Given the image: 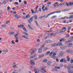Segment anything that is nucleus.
I'll return each instance as SVG.
<instances>
[{
	"mask_svg": "<svg viewBox=\"0 0 73 73\" xmlns=\"http://www.w3.org/2000/svg\"><path fill=\"white\" fill-rule=\"evenodd\" d=\"M60 12H61V11H57L56 12H54L50 13L49 14H48L47 15L46 18H47V17H48V16H50V15H52V14H54V13H60Z\"/></svg>",
	"mask_w": 73,
	"mask_h": 73,
	"instance_id": "f257e3e1",
	"label": "nucleus"
},
{
	"mask_svg": "<svg viewBox=\"0 0 73 73\" xmlns=\"http://www.w3.org/2000/svg\"><path fill=\"white\" fill-rule=\"evenodd\" d=\"M2 52L4 53H8V49L7 48H5L3 50Z\"/></svg>",
	"mask_w": 73,
	"mask_h": 73,
	"instance_id": "f03ea898",
	"label": "nucleus"
},
{
	"mask_svg": "<svg viewBox=\"0 0 73 73\" xmlns=\"http://www.w3.org/2000/svg\"><path fill=\"white\" fill-rule=\"evenodd\" d=\"M61 56V57H62L63 56H64V54H65V52H61L59 53Z\"/></svg>",
	"mask_w": 73,
	"mask_h": 73,
	"instance_id": "7ed1b4c3",
	"label": "nucleus"
},
{
	"mask_svg": "<svg viewBox=\"0 0 73 73\" xmlns=\"http://www.w3.org/2000/svg\"><path fill=\"white\" fill-rule=\"evenodd\" d=\"M30 63L31 64V65H35V64L34 62V60H31Z\"/></svg>",
	"mask_w": 73,
	"mask_h": 73,
	"instance_id": "20e7f679",
	"label": "nucleus"
},
{
	"mask_svg": "<svg viewBox=\"0 0 73 73\" xmlns=\"http://www.w3.org/2000/svg\"><path fill=\"white\" fill-rule=\"evenodd\" d=\"M16 19H19V16L17 15H14Z\"/></svg>",
	"mask_w": 73,
	"mask_h": 73,
	"instance_id": "39448f33",
	"label": "nucleus"
},
{
	"mask_svg": "<svg viewBox=\"0 0 73 73\" xmlns=\"http://www.w3.org/2000/svg\"><path fill=\"white\" fill-rule=\"evenodd\" d=\"M9 34L10 35H15V32L10 31L9 33Z\"/></svg>",
	"mask_w": 73,
	"mask_h": 73,
	"instance_id": "423d86ee",
	"label": "nucleus"
},
{
	"mask_svg": "<svg viewBox=\"0 0 73 73\" xmlns=\"http://www.w3.org/2000/svg\"><path fill=\"white\" fill-rule=\"evenodd\" d=\"M24 25L23 24L20 25L18 26V28H23V27H24Z\"/></svg>",
	"mask_w": 73,
	"mask_h": 73,
	"instance_id": "0eeeda50",
	"label": "nucleus"
},
{
	"mask_svg": "<svg viewBox=\"0 0 73 73\" xmlns=\"http://www.w3.org/2000/svg\"><path fill=\"white\" fill-rule=\"evenodd\" d=\"M52 42V41L50 40H46L45 41V43H50V42Z\"/></svg>",
	"mask_w": 73,
	"mask_h": 73,
	"instance_id": "6e6552de",
	"label": "nucleus"
},
{
	"mask_svg": "<svg viewBox=\"0 0 73 73\" xmlns=\"http://www.w3.org/2000/svg\"><path fill=\"white\" fill-rule=\"evenodd\" d=\"M57 44V46H58L59 45V46H62V43L61 42H59L58 43L56 44Z\"/></svg>",
	"mask_w": 73,
	"mask_h": 73,
	"instance_id": "1a4fd4ad",
	"label": "nucleus"
},
{
	"mask_svg": "<svg viewBox=\"0 0 73 73\" xmlns=\"http://www.w3.org/2000/svg\"><path fill=\"white\" fill-rule=\"evenodd\" d=\"M45 43H44L40 47V49H43L44 48V46L45 45Z\"/></svg>",
	"mask_w": 73,
	"mask_h": 73,
	"instance_id": "9d476101",
	"label": "nucleus"
},
{
	"mask_svg": "<svg viewBox=\"0 0 73 73\" xmlns=\"http://www.w3.org/2000/svg\"><path fill=\"white\" fill-rule=\"evenodd\" d=\"M15 39V42H19V38L16 37Z\"/></svg>",
	"mask_w": 73,
	"mask_h": 73,
	"instance_id": "9b49d317",
	"label": "nucleus"
},
{
	"mask_svg": "<svg viewBox=\"0 0 73 73\" xmlns=\"http://www.w3.org/2000/svg\"><path fill=\"white\" fill-rule=\"evenodd\" d=\"M57 44L54 43L53 44L51 45V46L52 47H54V46H57Z\"/></svg>",
	"mask_w": 73,
	"mask_h": 73,
	"instance_id": "f8f14e48",
	"label": "nucleus"
},
{
	"mask_svg": "<svg viewBox=\"0 0 73 73\" xmlns=\"http://www.w3.org/2000/svg\"><path fill=\"white\" fill-rule=\"evenodd\" d=\"M55 55H56V53H54L53 54V55L51 56V57H52L53 58H54L55 57Z\"/></svg>",
	"mask_w": 73,
	"mask_h": 73,
	"instance_id": "ddd939ff",
	"label": "nucleus"
},
{
	"mask_svg": "<svg viewBox=\"0 0 73 73\" xmlns=\"http://www.w3.org/2000/svg\"><path fill=\"white\" fill-rule=\"evenodd\" d=\"M16 65L17 64L14 65H13L12 67L13 68H18V67H17Z\"/></svg>",
	"mask_w": 73,
	"mask_h": 73,
	"instance_id": "4468645a",
	"label": "nucleus"
},
{
	"mask_svg": "<svg viewBox=\"0 0 73 73\" xmlns=\"http://www.w3.org/2000/svg\"><path fill=\"white\" fill-rule=\"evenodd\" d=\"M28 27L30 29H31V30H33V28H32V27H31V25H28Z\"/></svg>",
	"mask_w": 73,
	"mask_h": 73,
	"instance_id": "2eb2a0df",
	"label": "nucleus"
},
{
	"mask_svg": "<svg viewBox=\"0 0 73 73\" xmlns=\"http://www.w3.org/2000/svg\"><path fill=\"white\" fill-rule=\"evenodd\" d=\"M33 17H34L35 20H37V16L36 15H34Z\"/></svg>",
	"mask_w": 73,
	"mask_h": 73,
	"instance_id": "dca6fc26",
	"label": "nucleus"
},
{
	"mask_svg": "<svg viewBox=\"0 0 73 73\" xmlns=\"http://www.w3.org/2000/svg\"><path fill=\"white\" fill-rule=\"evenodd\" d=\"M33 18H34V17L32 16L29 19V20L31 21H33Z\"/></svg>",
	"mask_w": 73,
	"mask_h": 73,
	"instance_id": "f3484780",
	"label": "nucleus"
},
{
	"mask_svg": "<svg viewBox=\"0 0 73 73\" xmlns=\"http://www.w3.org/2000/svg\"><path fill=\"white\" fill-rule=\"evenodd\" d=\"M23 31H25V32H27V31L26 29H25V27H24V26L23 27Z\"/></svg>",
	"mask_w": 73,
	"mask_h": 73,
	"instance_id": "a211bd4d",
	"label": "nucleus"
},
{
	"mask_svg": "<svg viewBox=\"0 0 73 73\" xmlns=\"http://www.w3.org/2000/svg\"><path fill=\"white\" fill-rule=\"evenodd\" d=\"M69 10H70V9H64L62 10V11H63V12H64L65 11H69Z\"/></svg>",
	"mask_w": 73,
	"mask_h": 73,
	"instance_id": "6ab92c4d",
	"label": "nucleus"
},
{
	"mask_svg": "<svg viewBox=\"0 0 73 73\" xmlns=\"http://www.w3.org/2000/svg\"><path fill=\"white\" fill-rule=\"evenodd\" d=\"M38 53H41L42 52V49L39 48L38 49Z\"/></svg>",
	"mask_w": 73,
	"mask_h": 73,
	"instance_id": "aec40b11",
	"label": "nucleus"
},
{
	"mask_svg": "<svg viewBox=\"0 0 73 73\" xmlns=\"http://www.w3.org/2000/svg\"><path fill=\"white\" fill-rule=\"evenodd\" d=\"M52 64V62L48 61V62L47 63V65H50Z\"/></svg>",
	"mask_w": 73,
	"mask_h": 73,
	"instance_id": "412c9836",
	"label": "nucleus"
},
{
	"mask_svg": "<svg viewBox=\"0 0 73 73\" xmlns=\"http://www.w3.org/2000/svg\"><path fill=\"white\" fill-rule=\"evenodd\" d=\"M19 35V33H18L17 34H15V35H14V36L15 37V38L16 37H17V36H18Z\"/></svg>",
	"mask_w": 73,
	"mask_h": 73,
	"instance_id": "4be33fe9",
	"label": "nucleus"
},
{
	"mask_svg": "<svg viewBox=\"0 0 73 73\" xmlns=\"http://www.w3.org/2000/svg\"><path fill=\"white\" fill-rule=\"evenodd\" d=\"M67 58V61L68 62H69L70 61V58L68 57V56H66Z\"/></svg>",
	"mask_w": 73,
	"mask_h": 73,
	"instance_id": "5701e85b",
	"label": "nucleus"
},
{
	"mask_svg": "<svg viewBox=\"0 0 73 73\" xmlns=\"http://www.w3.org/2000/svg\"><path fill=\"white\" fill-rule=\"evenodd\" d=\"M72 45H73V44L72 43H70L68 45V46L69 47H71V46H72Z\"/></svg>",
	"mask_w": 73,
	"mask_h": 73,
	"instance_id": "b1692460",
	"label": "nucleus"
},
{
	"mask_svg": "<svg viewBox=\"0 0 73 73\" xmlns=\"http://www.w3.org/2000/svg\"><path fill=\"white\" fill-rule=\"evenodd\" d=\"M45 55L44 54H42L40 55L39 56V58H42L43 57H44Z\"/></svg>",
	"mask_w": 73,
	"mask_h": 73,
	"instance_id": "393cba45",
	"label": "nucleus"
},
{
	"mask_svg": "<svg viewBox=\"0 0 73 73\" xmlns=\"http://www.w3.org/2000/svg\"><path fill=\"white\" fill-rule=\"evenodd\" d=\"M57 34H58V32H56L54 33H53V36H56V35H57Z\"/></svg>",
	"mask_w": 73,
	"mask_h": 73,
	"instance_id": "a878e982",
	"label": "nucleus"
},
{
	"mask_svg": "<svg viewBox=\"0 0 73 73\" xmlns=\"http://www.w3.org/2000/svg\"><path fill=\"white\" fill-rule=\"evenodd\" d=\"M45 69V67H42L41 68V69L42 71H43Z\"/></svg>",
	"mask_w": 73,
	"mask_h": 73,
	"instance_id": "bb28decb",
	"label": "nucleus"
},
{
	"mask_svg": "<svg viewBox=\"0 0 73 73\" xmlns=\"http://www.w3.org/2000/svg\"><path fill=\"white\" fill-rule=\"evenodd\" d=\"M36 55H33L31 56L30 57V58H32L34 57H36Z\"/></svg>",
	"mask_w": 73,
	"mask_h": 73,
	"instance_id": "cd10ccee",
	"label": "nucleus"
},
{
	"mask_svg": "<svg viewBox=\"0 0 73 73\" xmlns=\"http://www.w3.org/2000/svg\"><path fill=\"white\" fill-rule=\"evenodd\" d=\"M73 15H70L69 17H68V19H73Z\"/></svg>",
	"mask_w": 73,
	"mask_h": 73,
	"instance_id": "c85d7f7f",
	"label": "nucleus"
},
{
	"mask_svg": "<svg viewBox=\"0 0 73 73\" xmlns=\"http://www.w3.org/2000/svg\"><path fill=\"white\" fill-rule=\"evenodd\" d=\"M31 12L32 14H35V12H34V10H33L31 9Z\"/></svg>",
	"mask_w": 73,
	"mask_h": 73,
	"instance_id": "c756f323",
	"label": "nucleus"
},
{
	"mask_svg": "<svg viewBox=\"0 0 73 73\" xmlns=\"http://www.w3.org/2000/svg\"><path fill=\"white\" fill-rule=\"evenodd\" d=\"M36 49H35V51H33L31 53V54H33L35 52V51H36Z\"/></svg>",
	"mask_w": 73,
	"mask_h": 73,
	"instance_id": "7c9ffc66",
	"label": "nucleus"
},
{
	"mask_svg": "<svg viewBox=\"0 0 73 73\" xmlns=\"http://www.w3.org/2000/svg\"><path fill=\"white\" fill-rule=\"evenodd\" d=\"M68 19V17H64L61 18V19Z\"/></svg>",
	"mask_w": 73,
	"mask_h": 73,
	"instance_id": "2f4dec72",
	"label": "nucleus"
},
{
	"mask_svg": "<svg viewBox=\"0 0 73 73\" xmlns=\"http://www.w3.org/2000/svg\"><path fill=\"white\" fill-rule=\"evenodd\" d=\"M68 73H73V71H72V70H69L68 71Z\"/></svg>",
	"mask_w": 73,
	"mask_h": 73,
	"instance_id": "473e14b6",
	"label": "nucleus"
},
{
	"mask_svg": "<svg viewBox=\"0 0 73 73\" xmlns=\"http://www.w3.org/2000/svg\"><path fill=\"white\" fill-rule=\"evenodd\" d=\"M50 35V36H53V33H50L49 35H48V36Z\"/></svg>",
	"mask_w": 73,
	"mask_h": 73,
	"instance_id": "72a5a7b5",
	"label": "nucleus"
},
{
	"mask_svg": "<svg viewBox=\"0 0 73 73\" xmlns=\"http://www.w3.org/2000/svg\"><path fill=\"white\" fill-rule=\"evenodd\" d=\"M73 39L68 40V42H73Z\"/></svg>",
	"mask_w": 73,
	"mask_h": 73,
	"instance_id": "f704fd0d",
	"label": "nucleus"
},
{
	"mask_svg": "<svg viewBox=\"0 0 73 73\" xmlns=\"http://www.w3.org/2000/svg\"><path fill=\"white\" fill-rule=\"evenodd\" d=\"M31 14L30 13H29L28 15V17L29 18L30 17H31Z\"/></svg>",
	"mask_w": 73,
	"mask_h": 73,
	"instance_id": "c9c22d12",
	"label": "nucleus"
},
{
	"mask_svg": "<svg viewBox=\"0 0 73 73\" xmlns=\"http://www.w3.org/2000/svg\"><path fill=\"white\" fill-rule=\"evenodd\" d=\"M70 68H71V67H70L69 66H68L67 67V69H68V70H70Z\"/></svg>",
	"mask_w": 73,
	"mask_h": 73,
	"instance_id": "e433bc0d",
	"label": "nucleus"
},
{
	"mask_svg": "<svg viewBox=\"0 0 73 73\" xmlns=\"http://www.w3.org/2000/svg\"><path fill=\"white\" fill-rule=\"evenodd\" d=\"M9 23H10V21H7L6 23V24H9Z\"/></svg>",
	"mask_w": 73,
	"mask_h": 73,
	"instance_id": "4c0bfd02",
	"label": "nucleus"
},
{
	"mask_svg": "<svg viewBox=\"0 0 73 73\" xmlns=\"http://www.w3.org/2000/svg\"><path fill=\"white\" fill-rule=\"evenodd\" d=\"M60 49H62V50H64L65 49V47H64L61 46L60 47Z\"/></svg>",
	"mask_w": 73,
	"mask_h": 73,
	"instance_id": "58836bf2",
	"label": "nucleus"
},
{
	"mask_svg": "<svg viewBox=\"0 0 73 73\" xmlns=\"http://www.w3.org/2000/svg\"><path fill=\"white\" fill-rule=\"evenodd\" d=\"M63 62H65V63L66 62V60L65 58L63 59Z\"/></svg>",
	"mask_w": 73,
	"mask_h": 73,
	"instance_id": "ea45409f",
	"label": "nucleus"
},
{
	"mask_svg": "<svg viewBox=\"0 0 73 73\" xmlns=\"http://www.w3.org/2000/svg\"><path fill=\"white\" fill-rule=\"evenodd\" d=\"M11 43L12 44H15V42L13 40L11 41Z\"/></svg>",
	"mask_w": 73,
	"mask_h": 73,
	"instance_id": "a19ab883",
	"label": "nucleus"
},
{
	"mask_svg": "<svg viewBox=\"0 0 73 73\" xmlns=\"http://www.w3.org/2000/svg\"><path fill=\"white\" fill-rule=\"evenodd\" d=\"M60 62H64V59H62L60 60Z\"/></svg>",
	"mask_w": 73,
	"mask_h": 73,
	"instance_id": "79ce46f5",
	"label": "nucleus"
},
{
	"mask_svg": "<svg viewBox=\"0 0 73 73\" xmlns=\"http://www.w3.org/2000/svg\"><path fill=\"white\" fill-rule=\"evenodd\" d=\"M69 37H70V35H69L68 34L66 35V37H67V38H68Z\"/></svg>",
	"mask_w": 73,
	"mask_h": 73,
	"instance_id": "37998d69",
	"label": "nucleus"
},
{
	"mask_svg": "<svg viewBox=\"0 0 73 73\" xmlns=\"http://www.w3.org/2000/svg\"><path fill=\"white\" fill-rule=\"evenodd\" d=\"M50 53V51H48L46 53V55H48V54H49Z\"/></svg>",
	"mask_w": 73,
	"mask_h": 73,
	"instance_id": "c03bdc74",
	"label": "nucleus"
},
{
	"mask_svg": "<svg viewBox=\"0 0 73 73\" xmlns=\"http://www.w3.org/2000/svg\"><path fill=\"white\" fill-rule=\"evenodd\" d=\"M71 29V26H70L69 27H68V29L69 31V30H70Z\"/></svg>",
	"mask_w": 73,
	"mask_h": 73,
	"instance_id": "a18cd8bd",
	"label": "nucleus"
},
{
	"mask_svg": "<svg viewBox=\"0 0 73 73\" xmlns=\"http://www.w3.org/2000/svg\"><path fill=\"white\" fill-rule=\"evenodd\" d=\"M44 62H47V60L46 59H44Z\"/></svg>",
	"mask_w": 73,
	"mask_h": 73,
	"instance_id": "49530a36",
	"label": "nucleus"
},
{
	"mask_svg": "<svg viewBox=\"0 0 73 73\" xmlns=\"http://www.w3.org/2000/svg\"><path fill=\"white\" fill-rule=\"evenodd\" d=\"M0 28H4L3 25H1V26H0Z\"/></svg>",
	"mask_w": 73,
	"mask_h": 73,
	"instance_id": "de8ad7c7",
	"label": "nucleus"
},
{
	"mask_svg": "<svg viewBox=\"0 0 73 73\" xmlns=\"http://www.w3.org/2000/svg\"><path fill=\"white\" fill-rule=\"evenodd\" d=\"M53 52V51H52L51 52V53L50 54L49 56H50V57H51V56H52V54Z\"/></svg>",
	"mask_w": 73,
	"mask_h": 73,
	"instance_id": "09e8293b",
	"label": "nucleus"
},
{
	"mask_svg": "<svg viewBox=\"0 0 73 73\" xmlns=\"http://www.w3.org/2000/svg\"><path fill=\"white\" fill-rule=\"evenodd\" d=\"M55 68H56V69H60L61 68L59 67H56Z\"/></svg>",
	"mask_w": 73,
	"mask_h": 73,
	"instance_id": "8fccbe9b",
	"label": "nucleus"
},
{
	"mask_svg": "<svg viewBox=\"0 0 73 73\" xmlns=\"http://www.w3.org/2000/svg\"><path fill=\"white\" fill-rule=\"evenodd\" d=\"M50 32V31H47V30H46L45 31V33H49Z\"/></svg>",
	"mask_w": 73,
	"mask_h": 73,
	"instance_id": "3c124183",
	"label": "nucleus"
},
{
	"mask_svg": "<svg viewBox=\"0 0 73 73\" xmlns=\"http://www.w3.org/2000/svg\"><path fill=\"white\" fill-rule=\"evenodd\" d=\"M64 32L62 31H61L59 32L58 33H64Z\"/></svg>",
	"mask_w": 73,
	"mask_h": 73,
	"instance_id": "603ef678",
	"label": "nucleus"
},
{
	"mask_svg": "<svg viewBox=\"0 0 73 73\" xmlns=\"http://www.w3.org/2000/svg\"><path fill=\"white\" fill-rule=\"evenodd\" d=\"M39 7V6H36V7L35 8V10H37V9H38Z\"/></svg>",
	"mask_w": 73,
	"mask_h": 73,
	"instance_id": "864d4df0",
	"label": "nucleus"
},
{
	"mask_svg": "<svg viewBox=\"0 0 73 73\" xmlns=\"http://www.w3.org/2000/svg\"><path fill=\"white\" fill-rule=\"evenodd\" d=\"M73 5V3H70L69 4L70 5Z\"/></svg>",
	"mask_w": 73,
	"mask_h": 73,
	"instance_id": "5fc2aeb1",
	"label": "nucleus"
},
{
	"mask_svg": "<svg viewBox=\"0 0 73 73\" xmlns=\"http://www.w3.org/2000/svg\"><path fill=\"white\" fill-rule=\"evenodd\" d=\"M3 28H5V27H6L7 26V25L6 24L4 25H3Z\"/></svg>",
	"mask_w": 73,
	"mask_h": 73,
	"instance_id": "6e6d98bb",
	"label": "nucleus"
},
{
	"mask_svg": "<svg viewBox=\"0 0 73 73\" xmlns=\"http://www.w3.org/2000/svg\"><path fill=\"white\" fill-rule=\"evenodd\" d=\"M70 49H68V50H67V52H68V53H70Z\"/></svg>",
	"mask_w": 73,
	"mask_h": 73,
	"instance_id": "4d7b16f0",
	"label": "nucleus"
},
{
	"mask_svg": "<svg viewBox=\"0 0 73 73\" xmlns=\"http://www.w3.org/2000/svg\"><path fill=\"white\" fill-rule=\"evenodd\" d=\"M60 42H62V41H63V38H62L60 40Z\"/></svg>",
	"mask_w": 73,
	"mask_h": 73,
	"instance_id": "13d9d810",
	"label": "nucleus"
},
{
	"mask_svg": "<svg viewBox=\"0 0 73 73\" xmlns=\"http://www.w3.org/2000/svg\"><path fill=\"white\" fill-rule=\"evenodd\" d=\"M57 70L56 69H53V72H54V71H57Z\"/></svg>",
	"mask_w": 73,
	"mask_h": 73,
	"instance_id": "bf43d9fd",
	"label": "nucleus"
},
{
	"mask_svg": "<svg viewBox=\"0 0 73 73\" xmlns=\"http://www.w3.org/2000/svg\"><path fill=\"white\" fill-rule=\"evenodd\" d=\"M24 3L25 4V5L27 4V2H26V1H24Z\"/></svg>",
	"mask_w": 73,
	"mask_h": 73,
	"instance_id": "052dcab7",
	"label": "nucleus"
},
{
	"mask_svg": "<svg viewBox=\"0 0 73 73\" xmlns=\"http://www.w3.org/2000/svg\"><path fill=\"white\" fill-rule=\"evenodd\" d=\"M3 3H4V5H5L7 4V3L6 1H5L4 2H3Z\"/></svg>",
	"mask_w": 73,
	"mask_h": 73,
	"instance_id": "680f3d73",
	"label": "nucleus"
},
{
	"mask_svg": "<svg viewBox=\"0 0 73 73\" xmlns=\"http://www.w3.org/2000/svg\"><path fill=\"white\" fill-rule=\"evenodd\" d=\"M44 7H45V5H43V7H42V9H44Z\"/></svg>",
	"mask_w": 73,
	"mask_h": 73,
	"instance_id": "e2e57ef3",
	"label": "nucleus"
},
{
	"mask_svg": "<svg viewBox=\"0 0 73 73\" xmlns=\"http://www.w3.org/2000/svg\"><path fill=\"white\" fill-rule=\"evenodd\" d=\"M14 3L16 5H18L19 4V3L17 2H15Z\"/></svg>",
	"mask_w": 73,
	"mask_h": 73,
	"instance_id": "0e129e2a",
	"label": "nucleus"
},
{
	"mask_svg": "<svg viewBox=\"0 0 73 73\" xmlns=\"http://www.w3.org/2000/svg\"><path fill=\"white\" fill-rule=\"evenodd\" d=\"M43 18V17L42 16L40 17H39V19H42Z\"/></svg>",
	"mask_w": 73,
	"mask_h": 73,
	"instance_id": "69168bd1",
	"label": "nucleus"
},
{
	"mask_svg": "<svg viewBox=\"0 0 73 73\" xmlns=\"http://www.w3.org/2000/svg\"><path fill=\"white\" fill-rule=\"evenodd\" d=\"M40 37H42V35H40L38 37L39 38H40Z\"/></svg>",
	"mask_w": 73,
	"mask_h": 73,
	"instance_id": "338daca9",
	"label": "nucleus"
},
{
	"mask_svg": "<svg viewBox=\"0 0 73 73\" xmlns=\"http://www.w3.org/2000/svg\"><path fill=\"white\" fill-rule=\"evenodd\" d=\"M71 64H73V60L72 59H71Z\"/></svg>",
	"mask_w": 73,
	"mask_h": 73,
	"instance_id": "774afa93",
	"label": "nucleus"
}]
</instances>
